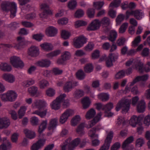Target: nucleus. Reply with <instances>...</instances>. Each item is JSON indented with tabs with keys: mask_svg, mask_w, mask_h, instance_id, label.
<instances>
[{
	"mask_svg": "<svg viewBox=\"0 0 150 150\" xmlns=\"http://www.w3.org/2000/svg\"><path fill=\"white\" fill-rule=\"evenodd\" d=\"M8 7H10V11L11 12L10 17L13 18L16 16L17 11V5L15 2H10L7 1H4L1 4V7L3 11H7Z\"/></svg>",
	"mask_w": 150,
	"mask_h": 150,
	"instance_id": "f257e3e1",
	"label": "nucleus"
},
{
	"mask_svg": "<svg viewBox=\"0 0 150 150\" xmlns=\"http://www.w3.org/2000/svg\"><path fill=\"white\" fill-rule=\"evenodd\" d=\"M131 102V100L123 98L117 104L116 108V111H118L121 108H122V113H126L129 110Z\"/></svg>",
	"mask_w": 150,
	"mask_h": 150,
	"instance_id": "f03ea898",
	"label": "nucleus"
},
{
	"mask_svg": "<svg viewBox=\"0 0 150 150\" xmlns=\"http://www.w3.org/2000/svg\"><path fill=\"white\" fill-rule=\"evenodd\" d=\"M17 42L13 43V45L9 44H2L1 45L8 48L14 47L16 49H20L23 48L27 43L24 38L21 36H19L17 38Z\"/></svg>",
	"mask_w": 150,
	"mask_h": 150,
	"instance_id": "7ed1b4c3",
	"label": "nucleus"
},
{
	"mask_svg": "<svg viewBox=\"0 0 150 150\" xmlns=\"http://www.w3.org/2000/svg\"><path fill=\"white\" fill-rule=\"evenodd\" d=\"M66 96V94L63 93L61 94L57 97L50 104L52 109L55 110H59L60 108V103L64 100Z\"/></svg>",
	"mask_w": 150,
	"mask_h": 150,
	"instance_id": "20e7f679",
	"label": "nucleus"
},
{
	"mask_svg": "<svg viewBox=\"0 0 150 150\" xmlns=\"http://www.w3.org/2000/svg\"><path fill=\"white\" fill-rule=\"evenodd\" d=\"M10 63L15 68H22L24 66V64L20 58L16 56L11 57L10 59Z\"/></svg>",
	"mask_w": 150,
	"mask_h": 150,
	"instance_id": "39448f33",
	"label": "nucleus"
},
{
	"mask_svg": "<svg viewBox=\"0 0 150 150\" xmlns=\"http://www.w3.org/2000/svg\"><path fill=\"white\" fill-rule=\"evenodd\" d=\"M106 132L108 134L105 140L104 144L100 147L99 150H108L111 142L113 137V132L112 131H110L108 133L107 130L106 131Z\"/></svg>",
	"mask_w": 150,
	"mask_h": 150,
	"instance_id": "423d86ee",
	"label": "nucleus"
},
{
	"mask_svg": "<svg viewBox=\"0 0 150 150\" xmlns=\"http://www.w3.org/2000/svg\"><path fill=\"white\" fill-rule=\"evenodd\" d=\"M74 111L71 109H67L61 115L59 122L60 123L63 124L66 122L68 118L74 114Z\"/></svg>",
	"mask_w": 150,
	"mask_h": 150,
	"instance_id": "0eeeda50",
	"label": "nucleus"
},
{
	"mask_svg": "<svg viewBox=\"0 0 150 150\" xmlns=\"http://www.w3.org/2000/svg\"><path fill=\"white\" fill-rule=\"evenodd\" d=\"M139 59V58L138 59ZM133 63L135 65V68L136 70L139 72H142L143 71L142 64H141L139 59H131L126 63V65L127 66H129L132 65Z\"/></svg>",
	"mask_w": 150,
	"mask_h": 150,
	"instance_id": "6e6552de",
	"label": "nucleus"
},
{
	"mask_svg": "<svg viewBox=\"0 0 150 150\" xmlns=\"http://www.w3.org/2000/svg\"><path fill=\"white\" fill-rule=\"evenodd\" d=\"M45 141V139H39L36 143L33 144L31 147V150H39L44 146Z\"/></svg>",
	"mask_w": 150,
	"mask_h": 150,
	"instance_id": "1a4fd4ad",
	"label": "nucleus"
},
{
	"mask_svg": "<svg viewBox=\"0 0 150 150\" xmlns=\"http://www.w3.org/2000/svg\"><path fill=\"white\" fill-rule=\"evenodd\" d=\"M28 53L32 57H36L39 54V49L38 47L35 46H32L28 49Z\"/></svg>",
	"mask_w": 150,
	"mask_h": 150,
	"instance_id": "9d476101",
	"label": "nucleus"
},
{
	"mask_svg": "<svg viewBox=\"0 0 150 150\" xmlns=\"http://www.w3.org/2000/svg\"><path fill=\"white\" fill-rule=\"evenodd\" d=\"M118 56L117 54H110L106 61L107 66L109 67L112 66L113 65L112 62L118 59Z\"/></svg>",
	"mask_w": 150,
	"mask_h": 150,
	"instance_id": "9b49d317",
	"label": "nucleus"
},
{
	"mask_svg": "<svg viewBox=\"0 0 150 150\" xmlns=\"http://www.w3.org/2000/svg\"><path fill=\"white\" fill-rule=\"evenodd\" d=\"M87 38L83 35L79 37L76 40V48H80L83 46L87 41Z\"/></svg>",
	"mask_w": 150,
	"mask_h": 150,
	"instance_id": "f8f14e48",
	"label": "nucleus"
},
{
	"mask_svg": "<svg viewBox=\"0 0 150 150\" xmlns=\"http://www.w3.org/2000/svg\"><path fill=\"white\" fill-rule=\"evenodd\" d=\"M58 33L57 29L53 26H50L45 30L46 35L48 37H54L56 36Z\"/></svg>",
	"mask_w": 150,
	"mask_h": 150,
	"instance_id": "ddd939ff",
	"label": "nucleus"
},
{
	"mask_svg": "<svg viewBox=\"0 0 150 150\" xmlns=\"http://www.w3.org/2000/svg\"><path fill=\"white\" fill-rule=\"evenodd\" d=\"M100 25V21L98 20L95 19L91 22L88 27L87 30L88 31L96 30L99 28Z\"/></svg>",
	"mask_w": 150,
	"mask_h": 150,
	"instance_id": "4468645a",
	"label": "nucleus"
},
{
	"mask_svg": "<svg viewBox=\"0 0 150 150\" xmlns=\"http://www.w3.org/2000/svg\"><path fill=\"white\" fill-rule=\"evenodd\" d=\"M101 115L102 114L101 112L98 113L93 120L88 122V124L86 125V127L87 128H90L95 125L101 120Z\"/></svg>",
	"mask_w": 150,
	"mask_h": 150,
	"instance_id": "2eb2a0df",
	"label": "nucleus"
},
{
	"mask_svg": "<svg viewBox=\"0 0 150 150\" xmlns=\"http://www.w3.org/2000/svg\"><path fill=\"white\" fill-rule=\"evenodd\" d=\"M10 124V120L7 118L0 117V129L7 128Z\"/></svg>",
	"mask_w": 150,
	"mask_h": 150,
	"instance_id": "dca6fc26",
	"label": "nucleus"
},
{
	"mask_svg": "<svg viewBox=\"0 0 150 150\" xmlns=\"http://www.w3.org/2000/svg\"><path fill=\"white\" fill-rule=\"evenodd\" d=\"M142 120V118L140 116L133 115L131 117L129 120V124L132 127H134Z\"/></svg>",
	"mask_w": 150,
	"mask_h": 150,
	"instance_id": "f3484780",
	"label": "nucleus"
},
{
	"mask_svg": "<svg viewBox=\"0 0 150 150\" xmlns=\"http://www.w3.org/2000/svg\"><path fill=\"white\" fill-rule=\"evenodd\" d=\"M2 78L5 81L10 83H13L15 80V76L11 74H4L3 75Z\"/></svg>",
	"mask_w": 150,
	"mask_h": 150,
	"instance_id": "a211bd4d",
	"label": "nucleus"
},
{
	"mask_svg": "<svg viewBox=\"0 0 150 150\" xmlns=\"http://www.w3.org/2000/svg\"><path fill=\"white\" fill-rule=\"evenodd\" d=\"M35 106L39 110H41L45 108H47L46 102L42 100H40L37 101L35 103Z\"/></svg>",
	"mask_w": 150,
	"mask_h": 150,
	"instance_id": "6ab92c4d",
	"label": "nucleus"
},
{
	"mask_svg": "<svg viewBox=\"0 0 150 150\" xmlns=\"http://www.w3.org/2000/svg\"><path fill=\"white\" fill-rule=\"evenodd\" d=\"M149 77V76L147 74L141 76H138L136 77L132 82L129 83V85L132 86L137 82L139 81H145L147 80Z\"/></svg>",
	"mask_w": 150,
	"mask_h": 150,
	"instance_id": "aec40b11",
	"label": "nucleus"
},
{
	"mask_svg": "<svg viewBox=\"0 0 150 150\" xmlns=\"http://www.w3.org/2000/svg\"><path fill=\"white\" fill-rule=\"evenodd\" d=\"M146 108V103L144 100L139 101L137 106V111L139 113L143 112L145 111Z\"/></svg>",
	"mask_w": 150,
	"mask_h": 150,
	"instance_id": "412c9836",
	"label": "nucleus"
},
{
	"mask_svg": "<svg viewBox=\"0 0 150 150\" xmlns=\"http://www.w3.org/2000/svg\"><path fill=\"white\" fill-rule=\"evenodd\" d=\"M8 98V101L9 102L14 101L16 99L18 95L13 90L9 91H7Z\"/></svg>",
	"mask_w": 150,
	"mask_h": 150,
	"instance_id": "4be33fe9",
	"label": "nucleus"
},
{
	"mask_svg": "<svg viewBox=\"0 0 150 150\" xmlns=\"http://www.w3.org/2000/svg\"><path fill=\"white\" fill-rule=\"evenodd\" d=\"M23 132L26 137L29 139H33L36 136L35 132L33 131L25 129L24 130Z\"/></svg>",
	"mask_w": 150,
	"mask_h": 150,
	"instance_id": "5701e85b",
	"label": "nucleus"
},
{
	"mask_svg": "<svg viewBox=\"0 0 150 150\" xmlns=\"http://www.w3.org/2000/svg\"><path fill=\"white\" fill-rule=\"evenodd\" d=\"M58 120L57 118L52 119L50 120L48 127L49 130H54L57 125Z\"/></svg>",
	"mask_w": 150,
	"mask_h": 150,
	"instance_id": "b1692460",
	"label": "nucleus"
},
{
	"mask_svg": "<svg viewBox=\"0 0 150 150\" xmlns=\"http://www.w3.org/2000/svg\"><path fill=\"white\" fill-rule=\"evenodd\" d=\"M83 108L86 109L88 108L90 105L91 101L89 97H86L82 98L81 101Z\"/></svg>",
	"mask_w": 150,
	"mask_h": 150,
	"instance_id": "393cba45",
	"label": "nucleus"
},
{
	"mask_svg": "<svg viewBox=\"0 0 150 150\" xmlns=\"http://www.w3.org/2000/svg\"><path fill=\"white\" fill-rule=\"evenodd\" d=\"M0 69L4 72H10L12 69L11 66L6 63H3L0 64Z\"/></svg>",
	"mask_w": 150,
	"mask_h": 150,
	"instance_id": "a878e982",
	"label": "nucleus"
},
{
	"mask_svg": "<svg viewBox=\"0 0 150 150\" xmlns=\"http://www.w3.org/2000/svg\"><path fill=\"white\" fill-rule=\"evenodd\" d=\"M47 110V108H45L41 110H36L33 112L32 114H36L40 116L41 118H44L46 115Z\"/></svg>",
	"mask_w": 150,
	"mask_h": 150,
	"instance_id": "bb28decb",
	"label": "nucleus"
},
{
	"mask_svg": "<svg viewBox=\"0 0 150 150\" xmlns=\"http://www.w3.org/2000/svg\"><path fill=\"white\" fill-rule=\"evenodd\" d=\"M72 83L71 81L66 82L64 85L63 90L65 93H68L71 91L73 88Z\"/></svg>",
	"mask_w": 150,
	"mask_h": 150,
	"instance_id": "cd10ccee",
	"label": "nucleus"
},
{
	"mask_svg": "<svg viewBox=\"0 0 150 150\" xmlns=\"http://www.w3.org/2000/svg\"><path fill=\"white\" fill-rule=\"evenodd\" d=\"M144 14L141 10H134V17L137 20H140L144 17Z\"/></svg>",
	"mask_w": 150,
	"mask_h": 150,
	"instance_id": "c85d7f7f",
	"label": "nucleus"
},
{
	"mask_svg": "<svg viewBox=\"0 0 150 150\" xmlns=\"http://www.w3.org/2000/svg\"><path fill=\"white\" fill-rule=\"evenodd\" d=\"M47 125V120H43L39 127L38 132L40 134H41L44 130L46 129Z\"/></svg>",
	"mask_w": 150,
	"mask_h": 150,
	"instance_id": "c756f323",
	"label": "nucleus"
},
{
	"mask_svg": "<svg viewBox=\"0 0 150 150\" xmlns=\"http://www.w3.org/2000/svg\"><path fill=\"white\" fill-rule=\"evenodd\" d=\"M96 114L95 110L93 108L89 110L86 113L85 117L88 120H90L93 118Z\"/></svg>",
	"mask_w": 150,
	"mask_h": 150,
	"instance_id": "7c9ffc66",
	"label": "nucleus"
},
{
	"mask_svg": "<svg viewBox=\"0 0 150 150\" xmlns=\"http://www.w3.org/2000/svg\"><path fill=\"white\" fill-rule=\"evenodd\" d=\"M40 46L42 49L46 51H50L52 50L53 46L52 44L50 43L45 42L40 45Z\"/></svg>",
	"mask_w": 150,
	"mask_h": 150,
	"instance_id": "2f4dec72",
	"label": "nucleus"
},
{
	"mask_svg": "<svg viewBox=\"0 0 150 150\" xmlns=\"http://www.w3.org/2000/svg\"><path fill=\"white\" fill-rule=\"evenodd\" d=\"M27 108L25 106H21L18 112V118L21 119L24 116Z\"/></svg>",
	"mask_w": 150,
	"mask_h": 150,
	"instance_id": "473e14b6",
	"label": "nucleus"
},
{
	"mask_svg": "<svg viewBox=\"0 0 150 150\" xmlns=\"http://www.w3.org/2000/svg\"><path fill=\"white\" fill-rule=\"evenodd\" d=\"M117 33L114 30H112L110 31L109 36L108 37V39L110 41L114 42L117 37Z\"/></svg>",
	"mask_w": 150,
	"mask_h": 150,
	"instance_id": "72a5a7b5",
	"label": "nucleus"
},
{
	"mask_svg": "<svg viewBox=\"0 0 150 150\" xmlns=\"http://www.w3.org/2000/svg\"><path fill=\"white\" fill-rule=\"evenodd\" d=\"M61 52V51L60 50H57L47 54L46 56L47 58L51 59L53 57H56Z\"/></svg>",
	"mask_w": 150,
	"mask_h": 150,
	"instance_id": "f704fd0d",
	"label": "nucleus"
},
{
	"mask_svg": "<svg viewBox=\"0 0 150 150\" xmlns=\"http://www.w3.org/2000/svg\"><path fill=\"white\" fill-rule=\"evenodd\" d=\"M38 88L37 87L33 86L28 88V92L29 94L32 96H35L37 93Z\"/></svg>",
	"mask_w": 150,
	"mask_h": 150,
	"instance_id": "c9c22d12",
	"label": "nucleus"
},
{
	"mask_svg": "<svg viewBox=\"0 0 150 150\" xmlns=\"http://www.w3.org/2000/svg\"><path fill=\"white\" fill-rule=\"evenodd\" d=\"M71 35V33L69 31L65 30H62L61 33V37L64 40H67L69 38Z\"/></svg>",
	"mask_w": 150,
	"mask_h": 150,
	"instance_id": "e433bc0d",
	"label": "nucleus"
},
{
	"mask_svg": "<svg viewBox=\"0 0 150 150\" xmlns=\"http://www.w3.org/2000/svg\"><path fill=\"white\" fill-rule=\"evenodd\" d=\"M12 147L10 142H8L6 143H3L0 146V150H7L10 149Z\"/></svg>",
	"mask_w": 150,
	"mask_h": 150,
	"instance_id": "4c0bfd02",
	"label": "nucleus"
},
{
	"mask_svg": "<svg viewBox=\"0 0 150 150\" xmlns=\"http://www.w3.org/2000/svg\"><path fill=\"white\" fill-rule=\"evenodd\" d=\"M109 95L107 93H102L98 95V98L103 101H106L109 99Z\"/></svg>",
	"mask_w": 150,
	"mask_h": 150,
	"instance_id": "58836bf2",
	"label": "nucleus"
},
{
	"mask_svg": "<svg viewBox=\"0 0 150 150\" xmlns=\"http://www.w3.org/2000/svg\"><path fill=\"white\" fill-rule=\"evenodd\" d=\"M85 126V123H82L80 124L77 127L76 131L77 132L81 135L84 133V129Z\"/></svg>",
	"mask_w": 150,
	"mask_h": 150,
	"instance_id": "ea45409f",
	"label": "nucleus"
},
{
	"mask_svg": "<svg viewBox=\"0 0 150 150\" xmlns=\"http://www.w3.org/2000/svg\"><path fill=\"white\" fill-rule=\"evenodd\" d=\"M134 140L133 137L131 136L128 138L123 143L122 145V148H125L127 146H129V144L133 142Z\"/></svg>",
	"mask_w": 150,
	"mask_h": 150,
	"instance_id": "a19ab883",
	"label": "nucleus"
},
{
	"mask_svg": "<svg viewBox=\"0 0 150 150\" xmlns=\"http://www.w3.org/2000/svg\"><path fill=\"white\" fill-rule=\"evenodd\" d=\"M49 85V82L46 80L42 79L39 82V86L40 88L43 89L45 88Z\"/></svg>",
	"mask_w": 150,
	"mask_h": 150,
	"instance_id": "79ce46f5",
	"label": "nucleus"
},
{
	"mask_svg": "<svg viewBox=\"0 0 150 150\" xmlns=\"http://www.w3.org/2000/svg\"><path fill=\"white\" fill-rule=\"evenodd\" d=\"M53 14L52 11L49 9H45L43 10L42 14L41 15L42 18H47L49 15H52Z\"/></svg>",
	"mask_w": 150,
	"mask_h": 150,
	"instance_id": "37998d69",
	"label": "nucleus"
},
{
	"mask_svg": "<svg viewBox=\"0 0 150 150\" xmlns=\"http://www.w3.org/2000/svg\"><path fill=\"white\" fill-rule=\"evenodd\" d=\"M46 94L50 97L54 96L55 94V91L52 88H49L46 90Z\"/></svg>",
	"mask_w": 150,
	"mask_h": 150,
	"instance_id": "c03bdc74",
	"label": "nucleus"
},
{
	"mask_svg": "<svg viewBox=\"0 0 150 150\" xmlns=\"http://www.w3.org/2000/svg\"><path fill=\"white\" fill-rule=\"evenodd\" d=\"M144 143V139L142 138L137 139L136 141L135 146L136 148L142 147Z\"/></svg>",
	"mask_w": 150,
	"mask_h": 150,
	"instance_id": "a18cd8bd",
	"label": "nucleus"
},
{
	"mask_svg": "<svg viewBox=\"0 0 150 150\" xmlns=\"http://www.w3.org/2000/svg\"><path fill=\"white\" fill-rule=\"evenodd\" d=\"M35 83V80L31 79L24 82H23V86L24 87H28L34 84Z\"/></svg>",
	"mask_w": 150,
	"mask_h": 150,
	"instance_id": "49530a36",
	"label": "nucleus"
},
{
	"mask_svg": "<svg viewBox=\"0 0 150 150\" xmlns=\"http://www.w3.org/2000/svg\"><path fill=\"white\" fill-rule=\"evenodd\" d=\"M44 36L42 33L37 34L34 35L33 36V38L38 42L40 41L42 39Z\"/></svg>",
	"mask_w": 150,
	"mask_h": 150,
	"instance_id": "de8ad7c7",
	"label": "nucleus"
},
{
	"mask_svg": "<svg viewBox=\"0 0 150 150\" xmlns=\"http://www.w3.org/2000/svg\"><path fill=\"white\" fill-rule=\"evenodd\" d=\"M128 25L127 23H123L119 29V33H123L125 32L128 27Z\"/></svg>",
	"mask_w": 150,
	"mask_h": 150,
	"instance_id": "09e8293b",
	"label": "nucleus"
},
{
	"mask_svg": "<svg viewBox=\"0 0 150 150\" xmlns=\"http://www.w3.org/2000/svg\"><path fill=\"white\" fill-rule=\"evenodd\" d=\"M93 67L91 64H87L84 67L85 71L87 73H90L93 71Z\"/></svg>",
	"mask_w": 150,
	"mask_h": 150,
	"instance_id": "8fccbe9b",
	"label": "nucleus"
},
{
	"mask_svg": "<svg viewBox=\"0 0 150 150\" xmlns=\"http://www.w3.org/2000/svg\"><path fill=\"white\" fill-rule=\"evenodd\" d=\"M86 144V142L83 141L81 142L80 139L77 138L76 139V146H79L80 148L83 147Z\"/></svg>",
	"mask_w": 150,
	"mask_h": 150,
	"instance_id": "3c124183",
	"label": "nucleus"
},
{
	"mask_svg": "<svg viewBox=\"0 0 150 150\" xmlns=\"http://www.w3.org/2000/svg\"><path fill=\"white\" fill-rule=\"evenodd\" d=\"M124 16V15L122 14H119L117 16L116 20L117 25H120L123 21Z\"/></svg>",
	"mask_w": 150,
	"mask_h": 150,
	"instance_id": "603ef678",
	"label": "nucleus"
},
{
	"mask_svg": "<svg viewBox=\"0 0 150 150\" xmlns=\"http://www.w3.org/2000/svg\"><path fill=\"white\" fill-rule=\"evenodd\" d=\"M76 76L78 79L82 80L84 79L85 75L83 71L81 70H79L76 74Z\"/></svg>",
	"mask_w": 150,
	"mask_h": 150,
	"instance_id": "864d4df0",
	"label": "nucleus"
},
{
	"mask_svg": "<svg viewBox=\"0 0 150 150\" xmlns=\"http://www.w3.org/2000/svg\"><path fill=\"white\" fill-rule=\"evenodd\" d=\"M95 11L93 8H88L87 11V15L89 18H93L94 16Z\"/></svg>",
	"mask_w": 150,
	"mask_h": 150,
	"instance_id": "5fc2aeb1",
	"label": "nucleus"
},
{
	"mask_svg": "<svg viewBox=\"0 0 150 150\" xmlns=\"http://www.w3.org/2000/svg\"><path fill=\"white\" fill-rule=\"evenodd\" d=\"M19 24V23H18L15 22H12L8 24V27L10 28V30H14L17 28L18 25Z\"/></svg>",
	"mask_w": 150,
	"mask_h": 150,
	"instance_id": "6e6d98bb",
	"label": "nucleus"
},
{
	"mask_svg": "<svg viewBox=\"0 0 150 150\" xmlns=\"http://www.w3.org/2000/svg\"><path fill=\"white\" fill-rule=\"evenodd\" d=\"M120 0H114L110 5V7H117L119 6L120 4Z\"/></svg>",
	"mask_w": 150,
	"mask_h": 150,
	"instance_id": "4d7b16f0",
	"label": "nucleus"
},
{
	"mask_svg": "<svg viewBox=\"0 0 150 150\" xmlns=\"http://www.w3.org/2000/svg\"><path fill=\"white\" fill-rule=\"evenodd\" d=\"M104 3L103 1H98L93 3V6L96 9L98 10L101 8L103 6Z\"/></svg>",
	"mask_w": 150,
	"mask_h": 150,
	"instance_id": "13d9d810",
	"label": "nucleus"
},
{
	"mask_svg": "<svg viewBox=\"0 0 150 150\" xmlns=\"http://www.w3.org/2000/svg\"><path fill=\"white\" fill-rule=\"evenodd\" d=\"M67 7L70 10H73L75 8V0H71L67 4Z\"/></svg>",
	"mask_w": 150,
	"mask_h": 150,
	"instance_id": "bf43d9fd",
	"label": "nucleus"
},
{
	"mask_svg": "<svg viewBox=\"0 0 150 150\" xmlns=\"http://www.w3.org/2000/svg\"><path fill=\"white\" fill-rule=\"evenodd\" d=\"M96 129V128L93 127L88 132L89 136L91 137H98V135L95 134Z\"/></svg>",
	"mask_w": 150,
	"mask_h": 150,
	"instance_id": "052dcab7",
	"label": "nucleus"
},
{
	"mask_svg": "<svg viewBox=\"0 0 150 150\" xmlns=\"http://www.w3.org/2000/svg\"><path fill=\"white\" fill-rule=\"evenodd\" d=\"M141 41V37L140 36H138L136 37L134 40L132 42V46L133 47H137Z\"/></svg>",
	"mask_w": 150,
	"mask_h": 150,
	"instance_id": "680f3d73",
	"label": "nucleus"
},
{
	"mask_svg": "<svg viewBox=\"0 0 150 150\" xmlns=\"http://www.w3.org/2000/svg\"><path fill=\"white\" fill-rule=\"evenodd\" d=\"M125 74V72L123 70H121L118 72L115 75V78L116 79H120L124 77Z\"/></svg>",
	"mask_w": 150,
	"mask_h": 150,
	"instance_id": "e2e57ef3",
	"label": "nucleus"
},
{
	"mask_svg": "<svg viewBox=\"0 0 150 150\" xmlns=\"http://www.w3.org/2000/svg\"><path fill=\"white\" fill-rule=\"evenodd\" d=\"M125 120L124 117L119 116L117 120V124L118 125H124L125 124Z\"/></svg>",
	"mask_w": 150,
	"mask_h": 150,
	"instance_id": "0e129e2a",
	"label": "nucleus"
},
{
	"mask_svg": "<svg viewBox=\"0 0 150 150\" xmlns=\"http://www.w3.org/2000/svg\"><path fill=\"white\" fill-rule=\"evenodd\" d=\"M100 24L104 25H108L110 24V21L108 18L105 17L103 18L100 21Z\"/></svg>",
	"mask_w": 150,
	"mask_h": 150,
	"instance_id": "69168bd1",
	"label": "nucleus"
},
{
	"mask_svg": "<svg viewBox=\"0 0 150 150\" xmlns=\"http://www.w3.org/2000/svg\"><path fill=\"white\" fill-rule=\"evenodd\" d=\"M84 14L83 11L81 9H79L76 11V18H80L83 16Z\"/></svg>",
	"mask_w": 150,
	"mask_h": 150,
	"instance_id": "338daca9",
	"label": "nucleus"
},
{
	"mask_svg": "<svg viewBox=\"0 0 150 150\" xmlns=\"http://www.w3.org/2000/svg\"><path fill=\"white\" fill-rule=\"evenodd\" d=\"M94 45L93 42H89L85 47L86 51H91L94 48Z\"/></svg>",
	"mask_w": 150,
	"mask_h": 150,
	"instance_id": "774afa93",
	"label": "nucleus"
}]
</instances>
